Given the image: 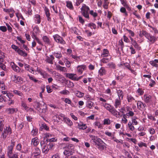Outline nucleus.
Returning <instances> with one entry per match:
<instances>
[{
  "label": "nucleus",
  "mask_w": 158,
  "mask_h": 158,
  "mask_svg": "<svg viewBox=\"0 0 158 158\" xmlns=\"http://www.w3.org/2000/svg\"><path fill=\"white\" fill-rule=\"evenodd\" d=\"M81 9L82 11V15L85 18L89 19V15L88 12L89 10V7L85 4H83Z\"/></svg>",
  "instance_id": "obj_3"
},
{
  "label": "nucleus",
  "mask_w": 158,
  "mask_h": 158,
  "mask_svg": "<svg viewBox=\"0 0 158 158\" xmlns=\"http://www.w3.org/2000/svg\"><path fill=\"white\" fill-rule=\"evenodd\" d=\"M139 118L136 116L133 117L131 118V123L134 125H137L139 123Z\"/></svg>",
  "instance_id": "obj_23"
},
{
  "label": "nucleus",
  "mask_w": 158,
  "mask_h": 158,
  "mask_svg": "<svg viewBox=\"0 0 158 158\" xmlns=\"http://www.w3.org/2000/svg\"><path fill=\"white\" fill-rule=\"evenodd\" d=\"M10 65L13 70L17 73H21L23 71L21 70V69L13 62H11L10 63Z\"/></svg>",
  "instance_id": "obj_10"
},
{
  "label": "nucleus",
  "mask_w": 158,
  "mask_h": 158,
  "mask_svg": "<svg viewBox=\"0 0 158 158\" xmlns=\"http://www.w3.org/2000/svg\"><path fill=\"white\" fill-rule=\"evenodd\" d=\"M94 103L91 101H87L86 102V106L89 109H92L94 106Z\"/></svg>",
  "instance_id": "obj_32"
},
{
  "label": "nucleus",
  "mask_w": 158,
  "mask_h": 158,
  "mask_svg": "<svg viewBox=\"0 0 158 158\" xmlns=\"http://www.w3.org/2000/svg\"><path fill=\"white\" fill-rule=\"evenodd\" d=\"M37 133L38 130L37 129L35 128L34 127L31 132V135L33 136H35L37 134Z\"/></svg>",
  "instance_id": "obj_51"
},
{
  "label": "nucleus",
  "mask_w": 158,
  "mask_h": 158,
  "mask_svg": "<svg viewBox=\"0 0 158 158\" xmlns=\"http://www.w3.org/2000/svg\"><path fill=\"white\" fill-rule=\"evenodd\" d=\"M117 93L118 96V97L117 98H119V99L121 100H123V97L124 96L123 91L121 90H117Z\"/></svg>",
  "instance_id": "obj_28"
},
{
  "label": "nucleus",
  "mask_w": 158,
  "mask_h": 158,
  "mask_svg": "<svg viewBox=\"0 0 158 158\" xmlns=\"http://www.w3.org/2000/svg\"><path fill=\"white\" fill-rule=\"evenodd\" d=\"M112 110V111L110 112L112 114L118 118H119L120 117L121 115L120 113L118 111L114 108V109Z\"/></svg>",
  "instance_id": "obj_25"
},
{
  "label": "nucleus",
  "mask_w": 158,
  "mask_h": 158,
  "mask_svg": "<svg viewBox=\"0 0 158 158\" xmlns=\"http://www.w3.org/2000/svg\"><path fill=\"white\" fill-rule=\"evenodd\" d=\"M0 158H5L4 154L2 152V148L0 146Z\"/></svg>",
  "instance_id": "obj_64"
},
{
  "label": "nucleus",
  "mask_w": 158,
  "mask_h": 158,
  "mask_svg": "<svg viewBox=\"0 0 158 158\" xmlns=\"http://www.w3.org/2000/svg\"><path fill=\"white\" fill-rule=\"evenodd\" d=\"M66 6L71 10H73V7L72 3V2L70 1H67L66 2Z\"/></svg>",
  "instance_id": "obj_35"
},
{
  "label": "nucleus",
  "mask_w": 158,
  "mask_h": 158,
  "mask_svg": "<svg viewBox=\"0 0 158 158\" xmlns=\"http://www.w3.org/2000/svg\"><path fill=\"white\" fill-rule=\"evenodd\" d=\"M127 99L129 103H131L133 101L135 100V98L132 95L128 94L127 95Z\"/></svg>",
  "instance_id": "obj_34"
},
{
  "label": "nucleus",
  "mask_w": 158,
  "mask_h": 158,
  "mask_svg": "<svg viewBox=\"0 0 158 158\" xmlns=\"http://www.w3.org/2000/svg\"><path fill=\"white\" fill-rule=\"evenodd\" d=\"M127 117L124 114L123 115V118H122L121 122L122 123H123L125 124H126L127 122Z\"/></svg>",
  "instance_id": "obj_58"
},
{
  "label": "nucleus",
  "mask_w": 158,
  "mask_h": 158,
  "mask_svg": "<svg viewBox=\"0 0 158 158\" xmlns=\"http://www.w3.org/2000/svg\"><path fill=\"white\" fill-rule=\"evenodd\" d=\"M42 39L47 44H49L50 41L49 38L46 36H44L42 37Z\"/></svg>",
  "instance_id": "obj_43"
},
{
  "label": "nucleus",
  "mask_w": 158,
  "mask_h": 158,
  "mask_svg": "<svg viewBox=\"0 0 158 158\" xmlns=\"http://www.w3.org/2000/svg\"><path fill=\"white\" fill-rule=\"evenodd\" d=\"M54 57L52 55H50L49 56H46L45 61L48 63L53 64V60L54 59Z\"/></svg>",
  "instance_id": "obj_13"
},
{
  "label": "nucleus",
  "mask_w": 158,
  "mask_h": 158,
  "mask_svg": "<svg viewBox=\"0 0 158 158\" xmlns=\"http://www.w3.org/2000/svg\"><path fill=\"white\" fill-rule=\"evenodd\" d=\"M40 129L42 130H45L46 131H48L49 130V127L47 125L44 123L41 124L40 127Z\"/></svg>",
  "instance_id": "obj_44"
},
{
  "label": "nucleus",
  "mask_w": 158,
  "mask_h": 158,
  "mask_svg": "<svg viewBox=\"0 0 158 158\" xmlns=\"http://www.w3.org/2000/svg\"><path fill=\"white\" fill-rule=\"evenodd\" d=\"M14 146V143L12 142L11 143V145L8 146L7 149V153L8 156L12 155Z\"/></svg>",
  "instance_id": "obj_12"
},
{
  "label": "nucleus",
  "mask_w": 158,
  "mask_h": 158,
  "mask_svg": "<svg viewBox=\"0 0 158 158\" xmlns=\"http://www.w3.org/2000/svg\"><path fill=\"white\" fill-rule=\"evenodd\" d=\"M0 102H2L3 101L6 102L7 98L6 95L1 94L0 96Z\"/></svg>",
  "instance_id": "obj_45"
},
{
  "label": "nucleus",
  "mask_w": 158,
  "mask_h": 158,
  "mask_svg": "<svg viewBox=\"0 0 158 158\" xmlns=\"http://www.w3.org/2000/svg\"><path fill=\"white\" fill-rule=\"evenodd\" d=\"M44 10L46 16H50V14L49 12V9L46 7H45Z\"/></svg>",
  "instance_id": "obj_56"
},
{
  "label": "nucleus",
  "mask_w": 158,
  "mask_h": 158,
  "mask_svg": "<svg viewBox=\"0 0 158 158\" xmlns=\"http://www.w3.org/2000/svg\"><path fill=\"white\" fill-rule=\"evenodd\" d=\"M148 34L149 33L147 32L146 31L143 30L142 31H140L139 36L141 37L143 36H144L146 38Z\"/></svg>",
  "instance_id": "obj_38"
},
{
  "label": "nucleus",
  "mask_w": 158,
  "mask_h": 158,
  "mask_svg": "<svg viewBox=\"0 0 158 158\" xmlns=\"http://www.w3.org/2000/svg\"><path fill=\"white\" fill-rule=\"evenodd\" d=\"M138 145L139 146L140 148L142 147H147V144L146 143H143V142H140L139 143H138Z\"/></svg>",
  "instance_id": "obj_62"
},
{
  "label": "nucleus",
  "mask_w": 158,
  "mask_h": 158,
  "mask_svg": "<svg viewBox=\"0 0 158 158\" xmlns=\"http://www.w3.org/2000/svg\"><path fill=\"white\" fill-rule=\"evenodd\" d=\"M41 152L40 149L38 148H35L32 151L31 156H33L35 158H39Z\"/></svg>",
  "instance_id": "obj_8"
},
{
  "label": "nucleus",
  "mask_w": 158,
  "mask_h": 158,
  "mask_svg": "<svg viewBox=\"0 0 158 158\" xmlns=\"http://www.w3.org/2000/svg\"><path fill=\"white\" fill-rule=\"evenodd\" d=\"M33 31L34 33H35L36 35L39 34L40 32V30L39 27L38 26H35L33 28Z\"/></svg>",
  "instance_id": "obj_47"
},
{
  "label": "nucleus",
  "mask_w": 158,
  "mask_h": 158,
  "mask_svg": "<svg viewBox=\"0 0 158 158\" xmlns=\"http://www.w3.org/2000/svg\"><path fill=\"white\" fill-rule=\"evenodd\" d=\"M11 78V80L17 84H21L23 82V80L22 78L20 77L17 76L15 75H12Z\"/></svg>",
  "instance_id": "obj_5"
},
{
  "label": "nucleus",
  "mask_w": 158,
  "mask_h": 158,
  "mask_svg": "<svg viewBox=\"0 0 158 158\" xmlns=\"http://www.w3.org/2000/svg\"><path fill=\"white\" fill-rule=\"evenodd\" d=\"M21 106L24 109L27 111L29 110V107L27 106L26 104L23 101L21 102Z\"/></svg>",
  "instance_id": "obj_41"
},
{
  "label": "nucleus",
  "mask_w": 158,
  "mask_h": 158,
  "mask_svg": "<svg viewBox=\"0 0 158 158\" xmlns=\"http://www.w3.org/2000/svg\"><path fill=\"white\" fill-rule=\"evenodd\" d=\"M137 92L139 95H141L143 94L144 91L142 89L139 88L137 91Z\"/></svg>",
  "instance_id": "obj_63"
},
{
  "label": "nucleus",
  "mask_w": 158,
  "mask_h": 158,
  "mask_svg": "<svg viewBox=\"0 0 158 158\" xmlns=\"http://www.w3.org/2000/svg\"><path fill=\"white\" fill-rule=\"evenodd\" d=\"M6 112L8 114H12L14 112H16L17 111V110L15 108H7L6 110Z\"/></svg>",
  "instance_id": "obj_30"
},
{
  "label": "nucleus",
  "mask_w": 158,
  "mask_h": 158,
  "mask_svg": "<svg viewBox=\"0 0 158 158\" xmlns=\"http://www.w3.org/2000/svg\"><path fill=\"white\" fill-rule=\"evenodd\" d=\"M53 54L58 59H60L62 56V55L60 52H54Z\"/></svg>",
  "instance_id": "obj_40"
},
{
  "label": "nucleus",
  "mask_w": 158,
  "mask_h": 158,
  "mask_svg": "<svg viewBox=\"0 0 158 158\" xmlns=\"http://www.w3.org/2000/svg\"><path fill=\"white\" fill-rule=\"evenodd\" d=\"M44 138H47L49 140L50 138L54 137V135L52 134L48 133H46L44 134Z\"/></svg>",
  "instance_id": "obj_49"
},
{
  "label": "nucleus",
  "mask_w": 158,
  "mask_h": 158,
  "mask_svg": "<svg viewBox=\"0 0 158 158\" xmlns=\"http://www.w3.org/2000/svg\"><path fill=\"white\" fill-rule=\"evenodd\" d=\"M109 56L110 54L108 50L106 49H104L102 50L100 56L101 57L103 58Z\"/></svg>",
  "instance_id": "obj_19"
},
{
  "label": "nucleus",
  "mask_w": 158,
  "mask_h": 158,
  "mask_svg": "<svg viewBox=\"0 0 158 158\" xmlns=\"http://www.w3.org/2000/svg\"><path fill=\"white\" fill-rule=\"evenodd\" d=\"M31 143L32 145H33L34 146H37L39 143V140L37 137H35L32 139L31 141Z\"/></svg>",
  "instance_id": "obj_26"
},
{
  "label": "nucleus",
  "mask_w": 158,
  "mask_h": 158,
  "mask_svg": "<svg viewBox=\"0 0 158 158\" xmlns=\"http://www.w3.org/2000/svg\"><path fill=\"white\" fill-rule=\"evenodd\" d=\"M137 108L140 110H142L144 109L145 104L140 101H138L137 102Z\"/></svg>",
  "instance_id": "obj_15"
},
{
  "label": "nucleus",
  "mask_w": 158,
  "mask_h": 158,
  "mask_svg": "<svg viewBox=\"0 0 158 158\" xmlns=\"http://www.w3.org/2000/svg\"><path fill=\"white\" fill-rule=\"evenodd\" d=\"M127 112L126 114H124L126 116L134 117L133 116L135 114L133 111L131 110H128V109L127 110Z\"/></svg>",
  "instance_id": "obj_39"
},
{
  "label": "nucleus",
  "mask_w": 158,
  "mask_h": 158,
  "mask_svg": "<svg viewBox=\"0 0 158 158\" xmlns=\"http://www.w3.org/2000/svg\"><path fill=\"white\" fill-rule=\"evenodd\" d=\"M43 106H44V107L43 108H42L41 112L43 113H45L48 110L47 106V105L45 103H44Z\"/></svg>",
  "instance_id": "obj_52"
},
{
  "label": "nucleus",
  "mask_w": 158,
  "mask_h": 158,
  "mask_svg": "<svg viewBox=\"0 0 158 158\" xmlns=\"http://www.w3.org/2000/svg\"><path fill=\"white\" fill-rule=\"evenodd\" d=\"M146 38L152 44L154 43L157 40V39L155 37L151 35L149 33Z\"/></svg>",
  "instance_id": "obj_16"
},
{
  "label": "nucleus",
  "mask_w": 158,
  "mask_h": 158,
  "mask_svg": "<svg viewBox=\"0 0 158 158\" xmlns=\"http://www.w3.org/2000/svg\"><path fill=\"white\" fill-rule=\"evenodd\" d=\"M89 14L92 16L94 18H96L98 16L97 13L96 12H94L93 10H90Z\"/></svg>",
  "instance_id": "obj_48"
},
{
  "label": "nucleus",
  "mask_w": 158,
  "mask_h": 158,
  "mask_svg": "<svg viewBox=\"0 0 158 158\" xmlns=\"http://www.w3.org/2000/svg\"><path fill=\"white\" fill-rule=\"evenodd\" d=\"M65 117L64 114L62 113H60L59 114H56L53 116V118L54 120H56L57 121L59 122L60 120H62L61 118H63L64 121Z\"/></svg>",
  "instance_id": "obj_11"
},
{
  "label": "nucleus",
  "mask_w": 158,
  "mask_h": 158,
  "mask_svg": "<svg viewBox=\"0 0 158 158\" xmlns=\"http://www.w3.org/2000/svg\"><path fill=\"white\" fill-rule=\"evenodd\" d=\"M17 52L20 55H21V56H23L24 57L27 56V53L19 49H18V50H17Z\"/></svg>",
  "instance_id": "obj_36"
},
{
  "label": "nucleus",
  "mask_w": 158,
  "mask_h": 158,
  "mask_svg": "<svg viewBox=\"0 0 158 158\" xmlns=\"http://www.w3.org/2000/svg\"><path fill=\"white\" fill-rule=\"evenodd\" d=\"M107 66H108V67L113 69H115L116 66L115 64L113 62H110L108 63Z\"/></svg>",
  "instance_id": "obj_57"
},
{
  "label": "nucleus",
  "mask_w": 158,
  "mask_h": 158,
  "mask_svg": "<svg viewBox=\"0 0 158 158\" xmlns=\"http://www.w3.org/2000/svg\"><path fill=\"white\" fill-rule=\"evenodd\" d=\"M109 3V1H104L103 7L105 9H107L108 8V5Z\"/></svg>",
  "instance_id": "obj_50"
},
{
  "label": "nucleus",
  "mask_w": 158,
  "mask_h": 158,
  "mask_svg": "<svg viewBox=\"0 0 158 158\" xmlns=\"http://www.w3.org/2000/svg\"><path fill=\"white\" fill-rule=\"evenodd\" d=\"M34 20L35 23L39 24L41 22L40 15L38 14L35 15L34 17Z\"/></svg>",
  "instance_id": "obj_18"
},
{
  "label": "nucleus",
  "mask_w": 158,
  "mask_h": 158,
  "mask_svg": "<svg viewBox=\"0 0 158 158\" xmlns=\"http://www.w3.org/2000/svg\"><path fill=\"white\" fill-rule=\"evenodd\" d=\"M110 60V59H109L108 58L103 57L101 60V63L106 64Z\"/></svg>",
  "instance_id": "obj_55"
},
{
  "label": "nucleus",
  "mask_w": 158,
  "mask_h": 158,
  "mask_svg": "<svg viewBox=\"0 0 158 158\" xmlns=\"http://www.w3.org/2000/svg\"><path fill=\"white\" fill-rule=\"evenodd\" d=\"M110 123V120L109 118H106L104 119L103 121V124L109 125Z\"/></svg>",
  "instance_id": "obj_60"
},
{
  "label": "nucleus",
  "mask_w": 158,
  "mask_h": 158,
  "mask_svg": "<svg viewBox=\"0 0 158 158\" xmlns=\"http://www.w3.org/2000/svg\"><path fill=\"white\" fill-rule=\"evenodd\" d=\"M71 56L72 57V58L74 59L75 61L77 62L80 59V56H77L76 55H73V54H71Z\"/></svg>",
  "instance_id": "obj_59"
},
{
  "label": "nucleus",
  "mask_w": 158,
  "mask_h": 158,
  "mask_svg": "<svg viewBox=\"0 0 158 158\" xmlns=\"http://www.w3.org/2000/svg\"><path fill=\"white\" fill-rule=\"evenodd\" d=\"M143 98V100L146 103H149L152 101V96L150 95L145 94Z\"/></svg>",
  "instance_id": "obj_14"
},
{
  "label": "nucleus",
  "mask_w": 158,
  "mask_h": 158,
  "mask_svg": "<svg viewBox=\"0 0 158 158\" xmlns=\"http://www.w3.org/2000/svg\"><path fill=\"white\" fill-rule=\"evenodd\" d=\"M11 133V130L10 127L9 126L6 127L4 128L3 132L2 133L1 138L3 140L5 139L8 135H10Z\"/></svg>",
  "instance_id": "obj_4"
},
{
  "label": "nucleus",
  "mask_w": 158,
  "mask_h": 158,
  "mask_svg": "<svg viewBox=\"0 0 158 158\" xmlns=\"http://www.w3.org/2000/svg\"><path fill=\"white\" fill-rule=\"evenodd\" d=\"M18 153L17 152H15L12 155H10L8 156L9 158H19L18 156Z\"/></svg>",
  "instance_id": "obj_54"
},
{
  "label": "nucleus",
  "mask_w": 158,
  "mask_h": 158,
  "mask_svg": "<svg viewBox=\"0 0 158 158\" xmlns=\"http://www.w3.org/2000/svg\"><path fill=\"white\" fill-rule=\"evenodd\" d=\"M74 147V146L71 144H67L65 147V150L64 152L63 153L65 156L72 155L73 154V150Z\"/></svg>",
  "instance_id": "obj_2"
},
{
  "label": "nucleus",
  "mask_w": 158,
  "mask_h": 158,
  "mask_svg": "<svg viewBox=\"0 0 158 158\" xmlns=\"http://www.w3.org/2000/svg\"><path fill=\"white\" fill-rule=\"evenodd\" d=\"M54 40L57 43L64 45L65 42L63 38L57 34L53 36Z\"/></svg>",
  "instance_id": "obj_6"
},
{
  "label": "nucleus",
  "mask_w": 158,
  "mask_h": 158,
  "mask_svg": "<svg viewBox=\"0 0 158 158\" xmlns=\"http://www.w3.org/2000/svg\"><path fill=\"white\" fill-rule=\"evenodd\" d=\"M75 94L76 96L79 98L82 97L84 94L83 93L79 91H77L76 92Z\"/></svg>",
  "instance_id": "obj_46"
},
{
  "label": "nucleus",
  "mask_w": 158,
  "mask_h": 158,
  "mask_svg": "<svg viewBox=\"0 0 158 158\" xmlns=\"http://www.w3.org/2000/svg\"><path fill=\"white\" fill-rule=\"evenodd\" d=\"M106 71L103 67H102L98 71V73L100 76H102L106 74Z\"/></svg>",
  "instance_id": "obj_29"
},
{
  "label": "nucleus",
  "mask_w": 158,
  "mask_h": 158,
  "mask_svg": "<svg viewBox=\"0 0 158 158\" xmlns=\"http://www.w3.org/2000/svg\"><path fill=\"white\" fill-rule=\"evenodd\" d=\"M119 98H117L115 99L114 106L115 108H120L121 106V100Z\"/></svg>",
  "instance_id": "obj_21"
},
{
  "label": "nucleus",
  "mask_w": 158,
  "mask_h": 158,
  "mask_svg": "<svg viewBox=\"0 0 158 158\" xmlns=\"http://www.w3.org/2000/svg\"><path fill=\"white\" fill-rule=\"evenodd\" d=\"M24 67L26 70L31 73H32L34 71L33 68L31 67L29 65L26 64H25Z\"/></svg>",
  "instance_id": "obj_37"
},
{
  "label": "nucleus",
  "mask_w": 158,
  "mask_h": 158,
  "mask_svg": "<svg viewBox=\"0 0 158 158\" xmlns=\"http://www.w3.org/2000/svg\"><path fill=\"white\" fill-rule=\"evenodd\" d=\"M149 63L152 66L156 67H158V64H156L158 63V59H155L153 60L150 61Z\"/></svg>",
  "instance_id": "obj_33"
},
{
  "label": "nucleus",
  "mask_w": 158,
  "mask_h": 158,
  "mask_svg": "<svg viewBox=\"0 0 158 158\" xmlns=\"http://www.w3.org/2000/svg\"><path fill=\"white\" fill-rule=\"evenodd\" d=\"M37 72L39 73L44 78H46L47 77L48 75L47 73L44 71L42 70L41 69H37Z\"/></svg>",
  "instance_id": "obj_22"
},
{
  "label": "nucleus",
  "mask_w": 158,
  "mask_h": 158,
  "mask_svg": "<svg viewBox=\"0 0 158 158\" xmlns=\"http://www.w3.org/2000/svg\"><path fill=\"white\" fill-rule=\"evenodd\" d=\"M120 11L122 13H124L125 15L126 16L128 15L127 12L126 11V9L124 7H122L120 9Z\"/></svg>",
  "instance_id": "obj_53"
},
{
  "label": "nucleus",
  "mask_w": 158,
  "mask_h": 158,
  "mask_svg": "<svg viewBox=\"0 0 158 158\" xmlns=\"http://www.w3.org/2000/svg\"><path fill=\"white\" fill-rule=\"evenodd\" d=\"M56 67L57 70H59L60 71L65 72L67 71V69L65 67H62L59 65H57L56 66Z\"/></svg>",
  "instance_id": "obj_31"
},
{
  "label": "nucleus",
  "mask_w": 158,
  "mask_h": 158,
  "mask_svg": "<svg viewBox=\"0 0 158 158\" xmlns=\"http://www.w3.org/2000/svg\"><path fill=\"white\" fill-rule=\"evenodd\" d=\"M88 26L90 27L91 29H95L96 28V25L95 24L92 23H89L88 24Z\"/></svg>",
  "instance_id": "obj_61"
},
{
  "label": "nucleus",
  "mask_w": 158,
  "mask_h": 158,
  "mask_svg": "<svg viewBox=\"0 0 158 158\" xmlns=\"http://www.w3.org/2000/svg\"><path fill=\"white\" fill-rule=\"evenodd\" d=\"M76 68L77 72L80 74H82L83 71L86 69L87 67L85 65L82 64L77 66Z\"/></svg>",
  "instance_id": "obj_9"
},
{
  "label": "nucleus",
  "mask_w": 158,
  "mask_h": 158,
  "mask_svg": "<svg viewBox=\"0 0 158 158\" xmlns=\"http://www.w3.org/2000/svg\"><path fill=\"white\" fill-rule=\"evenodd\" d=\"M77 127L80 129L84 130L87 128L86 124L83 123L81 122H80L79 123L77 122Z\"/></svg>",
  "instance_id": "obj_20"
},
{
  "label": "nucleus",
  "mask_w": 158,
  "mask_h": 158,
  "mask_svg": "<svg viewBox=\"0 0 158 158\" xmlns=\"http://www.w3.org/2000/svg\"><path fill=\"white\" fill-rule=\"evenodd\" d=\"M44 142L43 141H41L40 143L41 147H43L42 151L43 152L45 153H47L49 149L52 148L53 145H52V146H51V145H48L47 144H44Z\"/></svg>",
  "instance_id": "obj_7"
},
{
  "label": "nucleus",
  "mask_w": 158,
  "mask_h": 158,
  "mask_svg": "<svg viewBox=\"0 0 158 158\" xmlns=\"http://www.w3.org/2000/svg\"><path fill=\"white\" fill-rule=\"evenodd\" d=\"M65 74L66 77H68L69 79L73 81L76 80V74L74 73H65Z\"/></svg>",
  "instance_id": "obj_24"
},
{
  "label": "nucleus",
  "mask_w": 158,
  "mask_h": 158,
  "mask_svg": "<svg viewBox=\"0 0 158 158\" xmlns=\"http://www.w3.org/2000/svg\"><path fill=\"white\" fill-rule=\"evenodd\" d=\"M95 146L100 150H103L105 147L106 143L100 138L97 137L91 143Z\"/></svg>",
  "instance_id": "obj_1"
},
{
  "label": "nucleus",
  "mask_w": 158,
  "mask_h": 158,
  "mask_svg": "<svg viewBox=\"0 0 158 158\" xmlns=\"http://www.w3.org/2000/svg\"><path fill=\"white\" fill-rule=\"evenodd\" d=\"M134 125L131 123V121L129 122L128 123V126L130 130L131 131H133L135 130V128Z\"/></svg>",
  "instance_id": "obj_42"
},
{
  "label": "nucleus",
  "mask_w": 158,
  "mask_h": 158,
  "mask_svg": "<svg viewBox=\"0 0 158 158\" xmlns=\"http://www.w3.org/2000/svg\"><path fill=\"white\" fill-rule=\"evenodd\" d=\"M102 106L110 112L114 108L113 106L108 103H104L102 104Z\"/></svg>",
  "instance_id": "obj_17"
},
{
  "label": "nucleus",
  "mask_w": 158,
  "mask_h": 158,
  "mask_svg": "<svg viewBox=\"0 0 158 158\" xmlns=\"http://www.w3.org/2000/svg\"><path fill=\"white\" fill-rule=\"evenodd\" d=\"M64 121L70 127L73 125V123L67 117H65Z\"/></svg>",
  "instance_id": "obj_27"
}]
</instances>
